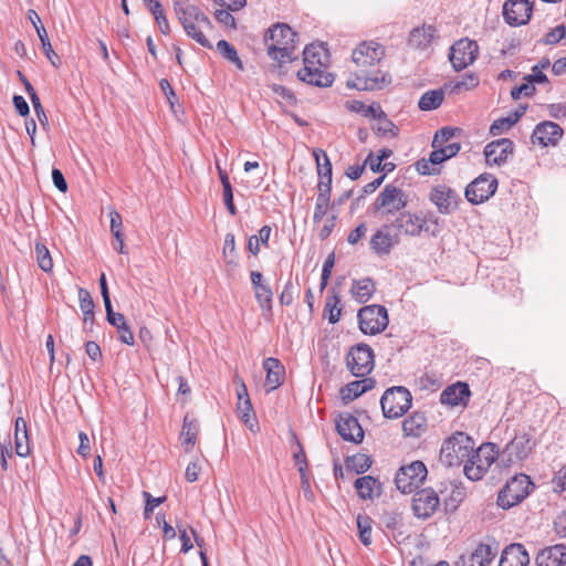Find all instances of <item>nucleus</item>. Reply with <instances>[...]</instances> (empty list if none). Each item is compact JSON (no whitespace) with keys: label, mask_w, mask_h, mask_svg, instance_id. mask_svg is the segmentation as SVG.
<instances>
[{"label":"nucleus","mask_w":566,"mask_h":566,"mask_svg":"<svg viewBox=\"0 0 566 566\" xmlns=\"http://www.w3.org/2000/svg\"><path fill=\"white\" fill-rule=\"evenodd\" d=\"M455 133H460V129L452 127H443L439 129L433 136L431 146L441 148V146L452 143V138L454 137Z\"/></svg>","instance_id":"48"},{"label":"nucleus","mask_w":566,"mask_h":566,"mask_svg":"<svg viewBox=\"0 0 566 566\" xmlns=\"http://www.w3.org/2000/svg\"><path fill=\"white\" fill-rule=\"evenodd\" d=\"M250 277L258 304L262 310L270 311L272 308L273 297L271 287L263 282V275L259 271H252Z\"/></svg>","instance_id":"27"},{"label":"nucleus","mask_w":566,"mask_h":566,"mask_svg":"<svg viewBox=\"0 0 566 566\" xmlns=\"http://www.w3.org/2000/svg\"><path fill=\"white\" fill-rule=\"evenodd\" d=\"M427 418L421 412H413L402 421V431L407 437L419 438L427 430Z\"/></svg>","instance_id":"34"},{"label":"nucleus","mask_w":566,"mask_h":566,"mask_svg":"<svg viewBox=\"0 0 566 566\" xmlns=\"http://www.w3.org/2000/svg\"><path fill=\"white\" fill-rule=\"evenodd\" d=\"M35 255L40 269L44 272H50L53 268V260L49 249L43 243L36 242Z\"/></svg>","instance_id":"46"},{"label":"nucleus","mask_w":566,"mask_h":566,"mask_svg":"<svg viewBox=\"0 0 566 566\" xmlns=\"http://www.w3.org/2000/svg\"><path fill=\"white\" fill-rule=\"evenodd\" d=\"M80 307L83 312L84 324H93L94 322V302L91 294L85 289H78Z\"/></svg>","instance_id":"41"},{"label":"nucleus","mask_w":566,"mask_h":566,"mask_svg":"<svg viewBox=\"0 0 566 566\" xmlns=\"http://www.w3.org/2000/svg\"><path fill=\"white\" fill-rule=\"evenodd\" d=\"M474 441L464 432H457L448 438L440 450V461L447 467L469 463Z\"/></svg>","instance_id":"4"},{"label":"nucleus","mask_w":566,"mask_h":566,"mask_svg":"<svg viewBox=\"0 0 566 566\" xmlns=\"http://www.w3.org/2000/svg\"><path fill=\"white\" fill-rule=\"evenodd\" d=\"M412 396L402 386L388 388L380 398L382 413L388 419L403 416L411 407Z\"/></svg>","instance_id":"8"},{"label":"nucleus","mask_w":566,"mask_h":566,"mask_svg":"<svg viewBox=\"0 0 566 566\" xmlns=\"http://www.w3.org/2000/svg\"><path fill=\"white\" fill-rule=\"evenodd\" d=\"M317 198L319 200L331 201L332 179H318Z\"/></svg>","instance_id":"56"},{"label":"nucleus","mask_w":566,"mask_h":566,"mask_svg":"<svg viewBox=\"0 0 566 566\" xmlns=\"http://www.w3.org/2000/svg\"><path fill=\"white\" fill-rule=\"evenodd\" d=\"M430 200L440 213L448 214L457 209L461 198L455 190L446 185H439L431 190Z\"/></svg>","instance_id":"20"},{"label":"nucleus","mask_w":566,"mask_h":566,"mask_svg":"<svg viewBox=\"0 0 566 566\" xmlns=\"http://www.w3.org/2000/svg\"><path fill=\"white\" fill-rule=\"evenodd\" d=\"M222 196H223V202L227 207V210L231 216L237 214V208L233 203V189L232 186L229 187H222Z\"/></svg>","instance_id":"61"},{"label":"nucleus","mask_w":566,"mask_h":566,"mask_svg":"<svg viewBox=\"0 0 566 566\" xmlns=\"http://www.w3.org/2000/svg\"><path fill=\"white\" fill-rule=\"evenodd\" d=\"M198 434V424L196 420L190 419L188 416L184 419V424L181 429V439L182 443L186 446V451H190L197 439Z\"/></svg>","instance_id":"39"},{"label":"nucleus","mask_w":566,"mask_h":566,"mask_svg":"<svg viewBox=\"0 0 566 566\" xmlns=\"http://www.w3.org/2000/svg\"><path fill=\"white\" fill-rule=\"evenodd\" d=\"M230 11L231 10H228L227 8H222L216 11L214 17L218 22L224 24L226 27L235 28V19L230 13Z\"/></svg>","instance_id":"59"},{"label":"nucleus","mask_w":566,"mask_h":566,"mask_svg":"<svg viewBox=\"0 0 566 566\" xmlns=\"http://www.w3.org/2000/svg\"><path fill=\"white\" fill-rule=\"evenodd\" d=\"M479 85V77L474 73L465 74L461 81L455 82L452 85V93H460L462 91H469Z\"/></svg>","instance_id":"51"},{"label":"nucleus","mask_w":566,"mask_h":566,"mask_svg":"<svg viewBox=\"0 0 566 566\" xmlns=\"http://www.w3.org/2000/svg\"><path fill=\"white\" fill-rule=\"evenodd\" d=\"M436 29L431 25H422L410 32L409 44L417 49L427 48L434 36Z\"/></svg>","instance_id":"36"},{"label":"nucleus","mask_w":566,"mask_h":566,"mask_svg":"<svg viewBox=\"0 0 566 566\" xmlns=\"http://www.w3.org/2000/svg\"><path fill=\"white\" fill-rule=\"evenodd\" d=\"M329 203H331V201L316 199L314 214H313L314 223H318L323 220V218L326 216V213L328 211Z\"/></svg>","instance_id":"58"},{"label":"nucleus","mask_w":566,"mask_h":566,"mask_svg":"<svg viewBox=\"0 0 566 566\" xmlns=\"http://www.w3.org/2000/svg\"><path fill=\"white\" fill-rule=\"evenodd\" d=\"M15 452L19 457L25 458L30 453L27 421L19 417L14 428Z\"/></svg>","instance_id":"35"},{"label":"nucleus","mask_w":566,"mask_h":566,"mask_svg":"<svg viewBox=\"0 0 566 566\" xmlns=\"http://www.w3.org/2000/svg\"><path fill=\"white\" fill-rule=\"evenodd\" d=\"M357 527L359 531V539L365 546L371 544V520L367 515L357 516Z\"/></svg>","instance_id":"47"},{"label":"nucleus","mask_w":566,"mask_h":566,"mask_svg":"<svg viewBox=\"0 0 566 566\" xmlns=\"http://www.w3.org/2000/svg\"><path fill=\"white\" fill-rule=\"evenodd\" d=\"M532 10V3L528 0H506L503 6V17L512 27L524 25L530 21Z\"/></svg>","instance_id":"17"},{"label":"nucleus","mask_w":566,"mask_h":566,"mask_svg":"<svg viewBox=\"0 0 566 566\" xmlns=\"http://www.w3.org/2000/svg\"><path fill=\"white\" fill-rule=\"evenodd\" d=\"M563 39H566V27L564 24H559L548 31L542 42L546 45H553L560 42Z\"/></svg>","instance_id":"53"},{"label":"nucleus","mask_w":566,"mask_h":566,"mask_svg":"<svg viewBox=\"0 0 566 566\" xmlns=\"http://www.w3.org/2000/svg\"><path fill=\"white\" fill-rule=\"evenodd\" d=\"M349 109L356 113H359L366 117H380L384 115V111L381 109L379 104L365 105L360 101H353L349 105Z\"/></svg>","instance_id":"44"},{"label":"nucleus","mask_w":566,"mask_h":566,"mask_svg":"<svg viewBox=\"0 0 566 566\" xmlns=\"http://www.w3.org/2000/svg\"><path fill=\"white\" fill-rule=\"evenodd\" d=\"M518 122V115L509 114L506 117L497 118L490 127V134L493 136L501 135L509 130L513 125Z\"/></svg>","instance_id":"45"},{"label":"nucleus","mask_w":566,"mask_h":566,"mask_svg":"<svg viewBox=\"0 0 566 566\" xmlns=\"http://www.w3.org/2000/svg\"><path fill=\"white\" fill-rule=\"evenodd\" d=\"M375 284L371 279L354 281L352 294L359 303H366L375 293Z\"/></svg>","instance_id":"38"},{"label":"nucleus","mask_w":566,"mask_h":566,"mask_svg":"<svg viewBox=\"0 0 566 566\" xmlns=\"http://www.w3.org/2000/svg\"><path fill=\"white\" fill-rule=\"evenodd\" d=\"M359 329L366 335H376L386 329L389 323L387 308L382 305H367L357 314Z\"/></svg>","instance_id":"9"},{"label":"nucleus","mask_w":566,"mask_h":566,"mask_svg":"<svg viewBox=\"0 0 566 566\" xmlns=\"http://www.w3.org/2000/svg\"><path fill=\"white\" fill-rule=\"evenodd\" d=\"M470 388L464 382H457L448 386L440 395V402L449 407H465L470 399Z\"/></svg>","instance_id":"24"},{"label":"nucleus","mask_w":566,"mask_h":566,"mask_svg":"<svg viewBox=\"0 0 566 566\" xmlns=\"http://www.w3.org/2000/svg\"><path fill=\"white\" fill-rule=\"evenodd\" d=\"M534 93L535 86L526 81V83H523L520 86L514 87L511 91V96L513 99H518L522 95L532 96Z\"/></svg>","instance_id":"57"},{"label":"nucleus","mask_w":566,"mask_h":566,"mask_svg":"<svg viewBox=\"0 0 566 566\" xmlns=\"http://www.w3.org/2000/svg\"><path fill=\"white\" fill-rule=\"evenodd\" d=\"M535 443L528 433L515 436L501 451V464L510 467L521 462L532 453Z\"/></svg>","instance_id":"11"},{"label":"nucleus","mask_w":566,"mask_h":566,"mask_svg":"<svg viewBox=\"0 0 566 566\" xmlns=\"http://www.w3.org/2000/svg\"><path fill=\"white\" fill-rule=\"evenodd\" d=\"M327 50L322 44H308L303 51L304 67L297 72V77L307 84L327 87L333 84L334 77L323 67L327 63Z\"/></svg>","instance_id":"1"},{"label":"nucleus","mask_w":566,"mask_h":566,"mask_svg":"<svg viewBox=\"0 0 566 566\" xmlns=\"http://www.w3.org/2000/svg\"><path fill=\"white\" fill-rule=\"evenodd\" d=\"M427 474V468L421 461H413L409 465L401 467L395 478L397 489L405 494L411 493L424 481Z\"/></svg>","instance_id":"12"},{"label":"nucleus","mask_w":566,"mask_h":566,"mask_svg":"<svg viewBox=\"0 0 566 566\" xmlns=\"http://www.w3.org/2000/svg\"><path fill=\"white\" fill-rule=\"evenodd\" d=\"M217 50L218 52L224 57L227 59L229 62L235 64V66L242 71L243 70V63L242 61L240 60L239 55H238V52L235 50V48L230 44L228 41L226 40H220L218 43H217Z\"/></svg>","instance_id":"43"},{"label":"nucleus","mask_w":566,"mask_h":566,"mask_svg":"<svg viewBox=\"0 0 566 566\" xmlns=\"http://www.w3.org/2000/svg\"><path fill=\"white\" fill-rule=\"evenodd\" d=\"M496 555V549L488 544H479L468 557L461 556L462 566H486Z\"/></svg>","instance_id":"31"},{"label":"nucleus","mask_w":566,"mask_h":566,"mask_svg":"<svg viewBox=\"0 0 566 566\" xmlns=\"http://www.w3.org/2000/svg\"><path fill=\"white\" fill-rule=\"evenodd\" d=\"M294 300V285L292 281H287L280 295V303L282 305H291Z\"/></svg>","instance_id":"63"},{"label":"nucleus","mask_w":566,"mask_h":566,"mask_svg":"<svg viewBox=\"0 0 566 566\" xmlns=\"http://www.w3.org/2000/svg\"><path fill=\"white\" fill-rule=\"evenodd\" d=\"M478 52L479 46L475 41L461 39L450 49V62L455 71H461L475 61Z\"/></svg>","instance_id":"15"},{"label":"nucleus","mask_w":566,"mask_h":566,"mask_svg":"<svg viewBox=\"0 0 566 566\" xmlns=\"http://www.w3.org/2000/svg\"><path fill=\"white\" fill-rule=\"evenodd\" d=\"M340 300L337 295L329 296L326 301L325 312L328 313V322L335 324L339 321L342 308L339 307Z\"/></svg>","instance_id":"49"},{"label":"nucleus","mask_w":566,"mask_h":566,"mask_svg":"<svg viewBox=\"0 0 566 566\" xmlns=\"http://www.w3.org/2000/svg\"><path fill=\"white\" fill-rule=\"evenodd\" d=\"M263 368L266 371L265 386L268 391L280 387L284 380L285 369L277 358L269 357L263 361Z\"/></svg>","instance_id":"29"},{"label":"nucleus","mask_w":566,"mask_h":566,"mask_svg":"<svg viewBox=\"0 0 566 566\" xmlns=\"http://www.w3.org/2000/svg\"><path fill=\"white\" fill-rule=\"evenodd\" d=\"M111 217V231L115 239H120V235H123L122 228V216L117 211H112L109 213Z\"/></svg>","instance_id":"60"},{"label":"nucleus","mask_w":566,"mask_h":566,"mask_svg":"<svg viewBox=\"0 0 566 566\" xmlns=\"http://www.w3.org/2000/svg\"><path fill=\"white\" fill-rule=\"evenodd\" d=\"M176 15L186 34L203 48L211 49L212 44L205 35V31L211 29L210 19L197 6L179 9Z\"/></svg>","instance_id":"3"},{"label":"nucleus","mask_w":566,"mask_h":566,"mask_svg":"<svg viewBox=\"0 0 566 566\" xmlns=\"http://www.w3.org/2000/svg\"><path fill=\"white\" fill-rule=\"evenodd\" d=\"M496 459L501 460V452L494 443H483L476 450L473 448L469 463L463 467L465 476L472 481L481 480Z\"/></svg>","instance_id":"5"},{"label":"nucleus","mask_w":566,"mask_h":566,"mask_svg":"<svg viewBox=\"0 0 566 566\" xmlns=\"http://www.w3.org/2000/svg\"><path fill=\"white\" fill-rule=\"evenodd\" d=\"M316 161L318 179H332V164L323 149H315L313 151Z\"/></svg>","instance_id":"42"},{"label":"nucleus","mask_w":566,"mask_h":566,"mask_svg":"<svg viewBox=\"0 0 566 566\" xmlns=\"http://www.w3.org/2000/svg\"><path fill=\"white\" fill-rule=\"evenodd\" d=\"M385 54L386 49L382 44L375 41H363L353 50L352 61L360 69L361 73H365L367 67L379 63Z\"/></svg>","instance_id":"13"},{"label":"nucleus","mask_w":566,"mask_h":566,"mask_svg":"<svg viewBox=\"0 0 566 566\" xmlns=\"http://www.w3.org/2000/svg\"><path fill=\"white\" fill-rule=\"evenodd\" d=\"M367 226L366 223H359L354 230H352L347 237V242L352 245L357 244L360 239L366 234Z\"/></svg>","instance_id":"62"},{"label":"nucleus","mask_w":566,"mask_h":566,"mask_svg":"<svg viewBox=\"0 0 566 566\" xmlns=\"http://www.w3.org/2000/svg\"><path fill=\"white\" fill-rule=\"evenodd\" d=\"M376 119H378V125L375 129L378 134L390 137H396L398 135V127L387 118L385 113L380 117H376Z\"/></svg>","instance_id":"50"},{"label":"nucleus","mask_w":566,"mask_h":566,"mask_svg":"<svg viewBox=\"0 0 566 566\" xmlns=\"http://www.w3.org/2000/svg\"><path fill=\"white\" fill-rule=\"evenodd\" d=\"M106 318L107 322L116 327L118 337L122 343L133 346L135 344L134 334L130 331L129 326L126 324V318L122 313H116L113 311V306L106 308Z\"/></svg>","instance_id":"30"},{"label":"nucleus","mask_w":566,"mask_h":566,"mask_svg":"<svg viewBox=\"0 0 566 566\" xmlns=\"http://www.w3.org/2000/svg\"><path fill=\"white\" fill-rule=\"evenodd\" d=\"M391 228V224H385L370 238V249L379 256L388 255L400 242L399 233H392Z\"/></svg>","instance_id":"19"},{"label":"nucleus","mask_w":566,"mask_h":566,"mask_svg":"<svg viewBox=\"0 0 566 566\" xmlns=\"http://www.w3.org/2000/svg\"><path fill=\"white\" fill-rule=\"evenodd\" d=\"M28 18H29L30 22L33 24V27L38 33V36L41 41L44 54L50 60V62L56 66L55 60L60 61V59L51 45V42L48 36V32H46L44 25L42 24L39 14L36 13V11L30 9L28 11Z\"/></svg>","instance_id":"28"},{"label":"nucleus","mask_w":566,"mask_h":566,"mask_svg":"<svg viewBox=\"0 0 566 566\" xmlns=\"http://www.w3.org/2000/svg\"><path fill=\"white\" fill-rule=\"evenodd\" d=\"M563 136V129L554 122H543L536 125L532 134V143L541 146H555Z\"/></svg>","instance_id":"22"},{"label":"nucleus","mask_w":566,"mask_h":566,"mask_svg":"<svg viewBox=\"0 0 566 566\" xmlns=\"http://www.w3.org/2000/svg\"><path fill=\"white\" fill-rule=\"evenodd\" d=\"M12 101H13L14 108L20 116L25 117L29 115L30 107L23 96L14 95Z\"/></svg>","instance_id":"64"},{"label":"nucleus","mask_w":566,"mask_h":566,"mask_svg":"<svg viewBox=\"0 0 566 566\" xmlns=\"http://www.w3.org/2000/svg\"><path fill=\"white\" fill-rule=\"evenodd\" d=\"M565 553L566 546L563 544L546 547L537 554L536 566H559Z\"/></svg>","instance_id":"32"},{"label":"nucleus","mask_w":566,"mask_h":566,"mask_svg":"<svg viewBox=\"0 0 566 566\" xmlns=\"http://www.w3.org/2000/svg\"><path fill=\"white\" fill-rule=\"evenodd\" d=\"M371 465V460L366 454H356L348 459V467L354 469L356 473L366 472Z\"/></svg>","instance_id":"52"},{"label":"nucleus","mask_w":566,"mask_h":566,"mask_svg":"<svg viewBox=\"0 0 566 566\" xmlns=\"http://www.w3.org/2000/svg\"><path fill=\"white\" fill-rule=\"evenodd\" d=\"M268 55L280 63L295 59L296 33L285 23L270 28L264 36Z\"/></svg>","instance_id":"2"},{"label":"nucleus","mask_w":566,"mask_h":566,"mask_svg":"<svg viewBox=\"0 0 566 566\" xmlns=\"http://www.w3.org/2000/svg\"><path fill=\"white\" fill-rule=\"evenodd\" d=\"M534 489V483L526 474H517L510 479L497 495V505L509 510L525 500Z\"/></svg>","instance_id":"7"},{"label":"nucleus","mask_w":566,"mask_h":566,"mask_svg":"<svg viewBox=\"0 0 566 566\" xmlns=\"http://www.w3.org/2000/svg\"><path fill=\"white\" fill-rule=\"evenodd\" d=\"M30 99H31V103L34 108V113H35L40 124L43 127H46L49 125V119H48V116L45 114V111L41 104V101H40L38 94H31Z\"/></svg>","instance_id":"54"},{"label":"nucleus","mask_w":566,"mask_h":566,"mask_svg":"<svg viewBox=\"0 0 566 566\" xmlns=\"http://www.w3.org/2000/svg\"><path fill=\"white\" fill-rule=\"evenodd\" d=\"M530 556L524 545L514 543L502 552L499 566H528Z\"/></svg>","instance_id":"26"},{"label":"nucleus","mask_w":566,"mask_h":566,"mask_svg":"<svg viewBox=\"0 0 566 566\" xmlns=\"http://www.w3.org/2000/svg\"><path fill=\"white\" fill-rule=\"evenodd\" d=\"M514 144L509 138H501L489 143L484 147L485 161L489 166H501L513 154Z\"/></svg>","instance_id":"21"},{"label":"nucleus","mask_w":566,"mask_h":566,"mask_svg":"<svg viewBox=\"0 0 566 566\" xmlns=\"http://www.w3.org/2000/svg\"><path fill=\"white\" fill-rule=\"evenodd\" d=\"M391 83V76L387 72L377 71L374 74L367 72L357 75L354 82L348 81V86L357 90H379Z\"/></svg>","instance_id":"25"},{"label":"nucleus","mask_w":566,"mask_h":566,"mask_svg":"<svg viewBox=\"0 0 566 566\" xmlns=\"http://www.w3.org/2000/svg\"><path fill=\"white\" fill-rule=\"evenodd\" d=\"M338 434L346 441L359 443L364 439V431L354 416L350 413H340L336 421Z\"/></svg>","instance_id":"23"},{"label":"nucleus","mask_w":566,"mask_h":566,"mask_svg":"<svg viewBox=\"0 0 566 566\" xmlns=\"http://www.w3.org/2000/svg\"><path fill=\"white\" fill-rule=\"evenodd\" d=\"M443 97L442 90L428 91L420 97L418 106L421 111L436 109L441 105Z\"/></svg>","instance_id":"40"},{"label":"nucleus","mask_w":566,"mask_h":566,"mask_svg":"<svg viewBox=\"0 0 566 566\" xmlns=\"http://www.w3.org/2000/svg\"><path fill=\"white\" fill-rule=\"evenodd\" d=\"M426 224V218L409 211L400 212L391 223L392 228L397 230L396 233H399V237L401 234L408 237H419L422 231H428Z\"/></svg>","instance_id":"18"},{"label":"nucleus","mask_w":566,"mask_h":566,"mask_svg":"<svg viewBox=\"0 0 566 566\" xmlns=\"http://www.w3.org/2000/svg\"><path fill=\"white\" fill-rule=\"evenodd\" d=\"M408 205V196L405 191L391 184L386 185L378 193L368 210L381 217L394 216L401 212Z\"/></svg>","instance_id":"6"},{"label":"nucleus","mask_w":566,"mask_h":566,"mask_svg":"<svg viewBox=\"0 0 566 566\" xmlns=\"http://www.w3.org/2000/svg\"><path fill=\"white\" fill-rule=\"evenodd\" d=\"M346 366L355 377H366L374 369V350L367 344L353 346L346 356Z\"/></svg>","instance_id":"10"},{"label":"nucleus","mask_w":566,"mask_h":566,"mask_svg":"<svg viewBox=\"0 0 566 566\" xmlns=\"http://www.w3.org/2000/svg\"><path fill=\"white\" fill-rule=\"evenodd\" d=\"M335 263V255L331 253L327 259L324 261L322 275H321V287L324 289L327 285V282L331 277L332 270Z\"/></svg>","instance_id":"55"},{"label":"nucleus","mask_w":566,"mask_h":566,"mask_svg":"<svg viewBox=\"0 0 566 566\" xmlns=\"http://www.w3.org/2000/svg\"><path fill=\"white\" fill-rule=\"evenodd\" d=\"M380 483L370 475L358 478L355 481V489L363 500L373 499L379 493Z\"/></svg>","instance_id":"37"},{"label":"nucleus","mask_w":566,"mask_h":566,"mask_svg":"<svg viewBox=\"0 0 566 566\" xmlns=\"http://www.w3.org/2000/svg\"><path fill=\"white\" fill-rule=\"evenodd\" d=\"M497 188V179L490 174H482L465 188V198L473 205L486 201L494 195Z\"/></svg>","instance_id":"14"},{"label":"nucleus","mask_w":566,"mask_h":566,"mask_svg":"<svg viewBox=\"0 0 566 566\" xmlns=\"http://www.w3.org/2000/svg\"><path fill=\"white\" fill-rule=\"evenodd\" d=\"M439 505L440 500L437 492L429 488L417 491L412 497V511L418 518L431 517Z\"/></svg>","instance_id":"16"},{"label":"nucleus","mask_w":566,"mask_h":566,"mask_svg":"<svg viewBox=\"0 0 566 566\" xmlns=\"http://www.w3.org/2000/svg\"><path fill=\"white\" fill-rule=\"evenodd\" d=\"M375 380L373 378L363 377L360 380H355L346 385L340 389L343 400L352 401L358 398L360 395L373 389Z\"/></svg>","instance_id":"33"}]
</instances>
